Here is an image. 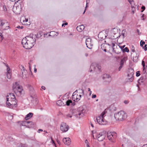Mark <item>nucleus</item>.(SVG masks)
<instances>
[{
  "label": "nucleus",
  "instance_id": "obj_59",
  "mask_svg": "<svg viewBox=\"0 0 147 147\" xmlns=\"http://www.w3.org/2000/svg\"><path fill=\"white\" fill-rule=\"evenodd\" d=\"M41 88H42V89H43L44 90H45V88L44 86H42L41 87Z\"/></svg>",
  "mask_w": 147,
  "mask_h": 147
},
{
  "label": "nucleus",
  "instance_id": "obj_23",
  "mask_svg": "<svg viewBox=\"0 0 147 147\" xmlns=\"http://www.w3.org/2000/svg\"><path fill=\"white\" fill-rule=\"evenodd\" d=\"M110 46V45L109 44H105L103 43L101 45V48L102 50H103L104 49H106V46L107 45Z\"/></svg>",
  "mask_w": 147,
  "mask_h": 147
},
{
  "label": "nucleus",
  "instance_id": "obj_44",
  "mask_svg": "<svg viewBox=\"0 0 147 147\" xmlns=\"http://www.w3.org/2000/svg\"><path fill=\"white\" fill-rule=\"evenodd\" d=\"M125 30H123L122 32V35L123 36V38L124 37Z\"/></svg>",
  "mask_w": 147,
  "mask_h": 147
},
{
  "label": "nucleus",
  "instance_id": "obj_5",
  "mask_svg": "<svg viewBox=\"0 0 147 147\" xmlns=\"http://www.w3.org/2000/svg\"><path fill=\"white\" fill-rule=\"evenodd\" d=\"M129 73L127 75L128 81L132 82L133 80V75L134 74V70L131 68L129 69Z\"/></svg>",
  "mask_w": 147,
  "mask_h": 147
},
{
  "label": "nucleus",
  "instance_id": "obj_40",
  "mask_svg": "<svg viewBox=\"0 0 147 147\" xmlns=\"http://www.w3.org/2000/svg\"><path fill=\"white\" fill-rule=\"evenodd\" d=\"M140 71H138L136 72V76L137 77L139 76L140 75Z\"/></svg>",
  "mask_w": 147,
  "mask_h": 147
},
{
  "label": "nucleus",
  "instance_id": "obj_10",
  "mask_svg": "<svg viewBox=\"0 0 147 147\" xmlns=\"http://www.w3.org/2000/svg\"><path fill=\"white\" fill-rule=\"evenodd\" d=\"M107 36V34L106 32H100L98 35V37L100 38V40L105 39Z\"/></svg>",
  "mask_w": 147,
  "mask_h": 147
},
{
  "label": "nucleus",
  "instance_id": "obj_62",
  "mask_svg": "<svg viewBox=\"0 0 147 147\" xmlns=\"http://www.w3.org/2000/svg\"><path fill=\"white\" fill-rule=\"evenodd\" d=\"M80 90L82 91V94H84V93L83 90L82 89H80Z\"/></svg>",
  "mask_w": 147,
  "mask_h": 147
},
{
  "label": "nucleus",
  "instance_id": "obj_20",
  "mask_svg": "<svg viewBox=\"0 0 147 147\" xmlns=\"http://www.w3.org/2000/svg\"><path fill=\"white\" fill-rule=\"evenodd\" d=\"M100 71V66L97 63V66L95 68V72L97 73H99Z\"/></svg>",
  "mask_w": 147,
  "mask_h": 147
},
{
  "label": "nucleus",
  "instance_id": "obj_53",
  "mask_svg": "<svg viewBox=\"0 0 147 147\" xmlns=\"http://www.w3.org/2000/svg\"><path fill=\"white\" fill-rule=\"evenodd\" d=\"M0 36L1 37V38H2V39H3V36L2 34V33H1L0 32Z\"/></svg>",
  "mask_w": 147,
  "mask_h": 147
},
{
  "label": "nucleus",
  "instance_id": "obj_38",
  "mask_svg": "<svg viewBox=\"0 0 147 147\" xmlns=\"http://www.w3.org/2000/svg\"><path fill=\"white\" fill-rule=\"evenodd\" d=\"M22 78L24 79H25L26 78H27V76L26 74H23L24 73L22 72Z\"/></svg>",
  "mask_w": 147,
  "mask_h": 147
},
{
  "label": "nucleus",
  "instance_id": "obj_24",
  "mask_svg": "<svg viewBox=\"0 0 147 147\" xmlns=\"http://www.w3.org/2000/svg\"><path fill=\"white\" fill-rule=\"evenodd\" d=\"M109 108L111 111H115L116 110V108L113 105H111L110 107Z\"/></svg>",
  "mask_w": 147,
  "mask_h": 147
},
{
  "label": "nucleus",
  "instance_id": "obj_17",
  "mask_svg": "<svg viewBox=\"0 0 147 147\" xmlns=\"http://www.w3.org/2000/svg\"><path fill=\"white\" fill-rule=\"evenodd\" d=\"M84 26L83 25H81L76 28L77 30L79 32H81L84 29Z\"/></svg>",
  "mask_w": 147,
  "mask_h": 147
},
{
  "label": "nucleus",
  "instance_id": "obj_31",
  "mask_svg": "<svg viewBox=\"0 0 147 147\" xmlns=\"http://www.w3.org/2000/svg\"><path fill=\"white\" fill-rule=\"evenodd\" d=\"M6 104L10 108L12 107V104L11 103H10L9 102L6 101Z\"/></svg>",
  "mask_w": 147,
  "mask_h": 147
},
{
  "label": "nucleus",
  "instance_id": "obj_18",
  "mask_svg": "<svg viewBox=\"0 0 147 147\" xmlns=\"http://www.w3.org/2000/svg\"><path fill=\"white\" fill-rule=\"evenodd\" d=\"M138 53H136V55L135 56H134L133 57V61L134 62H137L138 61V57L140 55V53L138 51Z\"/></svg>",
  "mask_w": 147,
  "mask_h": 147
},
{
  "label": "nucleus",
  "instance_id": "obj_49",
  "mask_svg": "<svg viewBox=\"0 0 147 147\" xmlns=\"http://www.w3.org/2000/svg\"><path fill=\"white\" fill-rule=\"evenodd\" d=\"M96 95H95V94H92V98H96Z\"/></svg>",
  "mask_w": 147,
  "mask_h": 147
},
{
  "label": "nucleus",
  "instance_id": "obj_41",
  "mask_svg": "<svg viewBox=\"0 0 147 147\" xmlns=\"http://www.w3.org/2000/svg\"><path fill=\"white\" fill-rule=\"evenodd\" d=\"M147 45H145L144 47L143 46L142 47L143 49H144L145 51H146L147 50Z\"/></svg>",
  "mask_w": 147,
  "mask_h": 147
},
{
  "label": "nucleus",
  "instance_id": "obj_26",
  "mask_svg": "<svg viewBox=\"0 0 147 147\" xmlns=\"http://www.w3.org/2000/svg\"><path fill=\"white\" fill-rule=\"evenodd\" d=\"M66 103V105L67 106H69L70 105V103H72V101L71 100H67L65 102Z\"/></svg>",
  "mask_w": 147,
  "mask_h": 147
},
{
  "label": "nucleus",
  "instance_id": "obj_54",
  "mask_svg": "<svg viewBox=\"0 0 147 147\" xmlns=\"http://www.w3.org/2000/svg\"><path fill=\"white\" fill-rule=\"evenodd\" d=\"M129 102L127 100H125L124 101V103L125 104H127V103H128Z\"/></svg>",
  "mask_w": 147,
  "mask_h": 147
},
{
  "label": "nucleus",
  "instance_id": "obj_3",
  "mask_svg": "<svg viewBox=\"0 0 147 147\" xmlns=\"http://www.w3.org/2000/svg\"><path fill=\"white\" fill-rule=\"evenodd\" d=\"M127 114L124 111H120L117 113L114 114V117L117 120L123 121L125 120L127 117Z\"/></svg>",
  "mask_w": 147,
  "mask_h": 147
},
{
  "label": "nucleus",
  "instance_id": "obj_8",
  "mask_svg": "<svg viewBox=\"0 0 147 147\" xmlns=\"http://www.w3.org/2000/svg\"><path fill=\"white\" fill-rule=\"evenodd\" d=\"M18 123H20V126H26L28 127H30V126H29L28 125V124L31 123V124H32L33 123V122L32 121H19L18 122ZM32 126H30V127H32Z\"/></svg>",
  "mask_w": 147,
  "mask_h": 147
},
{
  "label": "nucleus",
  "instance_id": "obj_58",
  "mask_svg": "<svg viewBox=\"0 0 147 147\" xmlns=\"http://www.w3.org/2000/svg\"><path fill=\"white\" fill-rule=\"evenodd\" d=\"M22 70H23L24 71H24L25 70V69L24 68V67L23 66H22Z\"/></svg>",
  "mask_w": 147,
  "mask_h": 147
},
{
  "label": "nucleus",
  "instance_id": "obj_63",
  "mask_svg": "<svg viewBox=\"0 0 147 147\" xmlns=\"http://www.w3.org/2000/svg\"><path fill=\"white\" fill-rule=\"evenodd\" d=\"M36 71H37L36 69V68H34V72H36Z\"/></svg>",
  "mask_w": 147,
  "mask_h": 147
},
{
  "label": "nucleus",
  "instance_id": "obj_30",
  "mask_svg": "<svg viewBox=\"0 0 147 147\" xmlns=\"http://www.w3.org/2000/svg\"><path fill=\"white\" fill-rule=\"evenodd\" d=\"M16 93H19L20 95H23L24 94V91L23 90H22L19 91L18 92H16Z\"/></svg>",
  "mask_w": 147,
  "mask_h": 147
},
{
  "label": "nucleus",
  "instance_id": "obj_19",
  "mask_svg": "<svg viewBox=\"0 0 147 147\" xmlns=\"http://www.w3.org/2000/svg\"><path fill=\"white\" fill-rule=\"evenodd\" d=\"M56 104L57 105L59 106H63L65 105V104L61 100H58L56 102Z\"/></svg>",
  "mask_w": 147,
  "mask_h": 147
},
{
  "label": "nucleus",
  "instance_id": "obj_61",
  "mask_svg": "<svg viewBox=\"0 0 147 147\" xmlns=\"http://www.w3.org/2000/svg\"><path fill=\"white\" fill-rule=\"evenodd\" d=\"M112 47H114V46H115V44L114 43H112Z\"/></svg>",
  "mask_w": 147,
  "mask_h": 147
},
{
  "label": "nucleus",
  "instance_id": "obj_35",
  "mask_svg": "<svg viewBox=\"0 0 147 147\" xmlns=\"http://www.w3.org/2000/svg\"><path fill=\"white\" fill-rule=\"evenodd\" d=\"M106 113V112L105 111L103 112L101 114V115L99 116H100L101 117H102V118H103V117H104V115Z\"/></svg>",
  "mask_w": 147,
  "mask_h": 147
},
{
  "label": "nucleus",
  "instance_id": "obj_13",
  "mask_svg": "<svg viewBox=\"0 0 147 147\" xmlns=\"http://www.w3.org/2000/svg\"><path fill=\"white\" fill-rule=\"evenodd\" d=\"M96 120L97 123L101 125H104V124L103 123L104 121V118H102L100 116H99L96 118Z\"/></svg>",
  "mask_w": 147,
  "mask_h": 147
},
{
  "label": "nucleus",
  "instance_id": "obj_7",
  "mask_svg": "<svg viewBox=\"0 0 147 147\" xmlns=\"http://www.w3.org/2000/svg\"><path fill=\"white\" fill-rule=\"evenodd\" d=\"M86 43L87 47L89 49H91V47L93 45L92 39L90 38H87L86 40Z\"/></svg>",
  "mask_w": 147,
  "mask_h": 147
},
{
  "label": "nucleus",
  "instance_id": "obj_6",
  "mask_svg": "<svg viewBox=\"0 0 147 147\" xmlns=\"http://www.w3.org/2000/svg\"><path fill=\"white\" fill-rule=\"evenodd\" d=\"M69 126L65 123H62L60 125V130L63 132H67L69 129Z\"/></svg>",
  "mask_w": 147,
  "mask_h": 147
},
{
  "label": "nucleus",
  "instance_id": "obj_43",
  "mask_svg": "<svg viewBox=\"0 0 147 147\" xmlns=\"http://www.w3.org/2000/svg\"><path fill=\"white\" fill-rule=\"evenodd\" d=\"M66 116L67 118L68 117L71 118L72 117V115H71L70 114H68L67 115H66Z\"/></svg>",
  "mask_w": 147,
  "mask_h": 147
},
{
  "label": "nucleus",
  "instance_id": "obj_52",
  "mask_svg": "<svg viewBox=\"0 0 147 147\" xmlns=\"http://www.w3.org/2000/svg\"><path fill=\"white\" fill-rule=\"evenodd\" d=\"M141 9L142 10H144L145 9V7L144 6H142L141 7Z\"/></svg>",
  "mask_w": 147,
  "mask_h": 147
},
{
  "label": "nucleus",
  "instance_id": "obj_16",
  "mask_svg": "<svg viewBox=\"0 0 147 147\" xmlns=\"http://www.w3.org/2000/svg\"><path fill=\"white\" fill-rule=\"evenodd\" d=\"M97 66V63H92L91 65L90 68V72H91L92 71H95V68L96 66Z\"/></svg>",
  "mask_w": 147,
  "mask_h": 147
},
{
  "label": "nucleus",
  "instance_id": "obj_55",
  "mask_svg": "<svg viewBox=\"0 0 147 147\" xmlns=\"http://www.w3.org/2000/svg\"><path fill=\"white\" fill-rule=\"evenodd\" d=\"M80 100V98H76V99L74 100V101L76 100V101H78Z\"/></svg>",
  "mask_w": 147,
  "mask_h": 147
},
{
  "label": "nucleus",
  "instance_id": "obj_12",
  "mask_svg": "<svg viewBox=\"0 0 147 147\" xmlns=\"http://www.w3.org/2000/svg\"><path fill=\"white\" fill-rule=\"evenodd\" d=\"M63 141L64 143L66 145H69L71 143V140L69 138H63Z\"/></svg>",
  "mask_w": 147,
  "mask_h": 147
},
{
  "label": "nucleus",
  "instance_id": "obj_15",
  "mask_svg": "<svg viewBox=\"0 0 147 147\" xmlns=\"http://www.w3.org/2000/svg\"><path fill=\"white\" fill-rule=\"evenodd\" d=\"M13 88L15 92H18L19 91L22 90H23L22 87L21 86H18L17 87L16 86L14 87V86H13Z\"/></svg>",
  "mask_w": 147,
  "mask_h": 147
},
{
  "label": "nucleus",
  "instance_id": "obj_64",
  "mask_svg": "<svg viewBox=\"0 0 147 147\" xmlns=\"http://www.w3.org/2000/svg\"><path fill=\"white\" fill-rule=\"evenodd\" d=\"M21 147H26L24 144H22L21 145Z\"/></svg>",
  "mask_w": 147,
  "mask_h": 147
},
{
  "label": "nucleus",
  "instance_id": "obj_45",
  "mask_svg": "<svg viewBox=\"0 0 147 147\" xmlns=\"http://www.w3.org/2000/svg\"><path fill=\"white\" fill-rule=\"evenodd\" d=\"M14 86V87L15 86L17 87L18 86H20L19 85V84L17 82H15V85H14L13 86Z\"/></svg>",
  "mask_w": 147,
  "mask_h": 147
},
{
  "label": "nucleus",
  "instance_id": "obj_33",
  "mask_svg": "<svg viewBox=\"0 0 147 147\" xmlns=\"http://www.w3.org/2000/svg\"><path fill=\"white\" fill-rule=\"evenodd\" d=\"M27 86L28 87V88L30 91H33L34 90L33 88L30 85L28 84L27 85Z\"/></svg>",
  "mask_w": 147,
  "mask_h": 147
},
{
  "label": "nucleus",
  "instance_id": "obj_27",
  "mask_svg": "<svg viewBox=\"0 0 147 147\" xmlns=\"http://www.w3.org/2000/svg\"><path fill=\"white\" fill-rule=\"evenodd\" d=\"M144 81V79L143 77H141L140 79L138 80V83H139L140 82H143Z\"/></svg>",
  "mask_w": 147,
  "mask_h": 147
},
{
  "label": "nucleus",
  "instance_id": "obj_34",
  "mask_svg": "<svg viewBox=\"0 0 147 147\" xmlns=\"http://www.w3.org/2000/svg\"><path fill=\"white\" fill-rule=\"evenodd\" d=\"M5 21L4 20H0V28H1V26H2V24L3 26V24H5V23H4V22Z\"/></svg>",
  "mask_w": 147,
  "mask_h": 147
},
{
  "label": "nucleus",
  "instance_id": "obj_32",
  "mask_svg": "<svg viewBox=\"0 0 147 147\" xmlns=\"http://www.w3.org/2000/svg\"><path fill=\"white\" fill-rule=\"evenodd\" d=\"M5 65H6V67H7V69H6L7 71V73H8V72H9V73L11 72V71L10 68L8 66V65L5 64Z\"/></svg>",
  "mask_w": 147,
  "mask_h": 147
},
{
  "label": "nucleus",
  "instance_id": "obj_9",
  "mask_svg": "<svg viewBox=\"0 0 147 147\" xmlns=\"http://www.w3.org/2000/svg\"><path fill=\"white\" fill-rule=\"evenodd\" d=\"M103 79L108 83H109L111 80V76L107 74H105L103 75Z\"/></svg>",
  "mask_w": 147,
  "mask_h": 147
},
{
  "label": "nucleus",
  "instance_id": "obj_42",
  "mask_svg": "<svg viewBox=\"0 0 147 147\" xmlns=\"http://www.w3.org/2000/svg\"><path fill=\"white\" fill-rule=\"evenodd\" d=\"M131 52H135V48L133 46H132L131 49Z\"/></svg>",
  "mask_w": 147,
  "mask_h": 147
},
{
  "label": "nucleus",
  "instance_id": "obj_48",
  "mask_svg": "<svg viewBox=\"0 0 147 147\" xmlns=\"http://www.w3.org/2000/svg\"><path fill=\"white\" fill-rule=\"evenodd\" d=\"M68 24V23L67 22H65L64 23H63L62 25V26H63L64 25H67Z\"/></svg>",
  "mask_w": 147,
  "mask_h": 147
},
{
  "label": "nucleus",
  "instance_id": "obj_47",
  "mask_svg": "<svg viewBox=\"0 0 147 147\" xmlns=\"http://www.w3.org/2000/svg\"><path fill=\"white\" fill-rule=\"evenodd\" d=\"M123 60H121L120 62V65L122 66H123Z\"/></svg>",
  "mask_w": 147,
  "mask_h": 147
},
{
  "label": "nucleus",
  "instance_id": "obj_1",
  "mask_svg": "<svg viewBox=\"0 0 147 147\" xmlns=\"http://www.w3.org/2000/svg\"><path fill=\"white\" fill-rule=\"evenodd\" d=\"M36 35L30 34L29 36L24 38L22 40V43L23 47L26 49H30L35 44Z\"/></svg>",
  "mask_w": 147,
  "mask_h": 147
},
{
  "label": "nucleus",
  "instance_id": "obj_39",
  "mask_svg": "<svg viewBox=\"0 0 147 147\" xmlns=\"http://www.w3.org/2000/svg\"><path fill=\"white\" fill-rule=\"evenodd\" d=\"M85 143L86 144L87 147H90L89 145V142L87 140H86L85 141Z\"/></svg>",
  "mask_w": 147,
  "mask_h": 147
},
{
  "label": "nucleus",
  "instance_id": "obj_4",
  "mask_svg": "<svg viewBox=\"0 0 147 147\" xmlns=\"http://www.w3.org/2000/svg\"><path fill=\"white\" fill-rule=\"evenodd\" d=\"M107 138L109 140L113 142V140L116 138L117 136L116 133L115 132H108L107 133Z\"/></svg>",
  "mask_w": 147,
  "mask_h": 147
},
{
  "label": "nucleus",
  "instance_id": "obj_14",
  "mask_svg": "<svg viewBox=\"0 0 147 147\" xmlns=\"http://www.w3.org/2000/svg\"><path fill=\"white\" fill-rule=\"evenodd\" d=\"M4 22L5 24H3V26L2 25L1 28L2 29L4 30L8 29L9 27V24L5 20Z\"/></svg>",
  "mask_w": 147,
  "mask_h": 147
},
{
  "label": "nucleus",
  "instance_id": "obj_25",
  "mask_svg": "<svg viewBox=\"0 0 147 147\" xmlns=\"http://www.w3.org/2000/svg\"><path fill=\"white\" fill-rule=\"evenodd\" d=\"M142 65L143 67V71H144V73H145L146 72V70H145V62L142 61Z\"/></svg>",
  "mask_w": 147,
  "mask_h": 147
},
{
  "label": "nucleus",
  "instance_id": "obj_51",
  "mask_svg": "<svg viewBox=\"0 0 147 147\" xmlns=\"http://www.w3.org/2000/svg\"><path fill=\"white\" fill-rule=\"evenodd\" d=\"M43 131V130L41 129H39L37 131V132L38 133H40V131Z\"/></svg>",
  "mask_w": 147,
  "mask_h": 147
},
{
  "label": "nucleus",
  "instance_id": "obj_46",
  "mask_svg": "<svg viewBox=\"0 0 147 147\" xmlns=\"http://www.w3.org/2000/svg\"><path fill=\"white\" fill-rule=\"evenodd\" d=\"M119 47L121 48V49L122 50V49H124V48L125 46V45H123L122 46H119Z\"/></svg>",
  "mask_w": 147,
  "mask_h": 147
},
{
  "label": "nucleus",
  "instance_id": "obj_22",
  "mask_svg": "<svg viewBox=\"0 0 147 147\" xmlns=\"http://www.w3.org/2000/svg\"><path fill=\"white\" fill-rule=\"evenodd\" d=\"M7 97H10L11 99H15V100H16L15 96L13 93H10L9 95L7 96Z\"/></svg>",
  "mask_w": 147,
  "mask_h": 147
},
{
  "label": "nucleus",
  "instance_id": "obj_36",
  "mask_svg": "<svg viewBox=\"0 0 147 147\" xmlns=\"http://www.w3.org/2000/svg\"><path fill=\"white\" fill-rule=\"evenodd\" d=\"M145 44V42L143 41L142 40H141L140 42V45L141 47H143V45Z\"/></svg>",
  "mask_w": 147,
  "mask_h": 147
},
{
  "label": "nucleus",
  "instance_id": "obj_57",
  "mask_svg": "<svg viewBox=\"0 0 147 147\" xmlns=\"http://www.w3.org/2000/svg\"><path fill=\"white\" fill-rule=\"evenodd\" d=\"M137 32H138V34L140 35V31H139V30L137 29Z\"/></svg>",
  "mask_w": 147,
  "mask_h": 147
},
{
  "label": "nucleus",
  "instance_id": "obj_28",
  "mask_svg": "<svg viewBox=\"0 0 147 147\" xmlns=\"http://www.w3.org/2000/svg\"><path fill=\"white\" fill-rule=\"evenodd\" d=\"M122 51L123 52H129V50L127 47H126L125 48H124L123 49H122Z\"/></svg>",
  "mask_w": 147,
  "mask_h": 147
},
{
  "label": "nucleus",
  "instance_id": "obj_29",
  "mask_svg": "<svg viewBox=\"0 0 147 147\" xmlns=\"http://www.w3.org/2000/svg\"><path fill=\"white\" fill-rule=\"evenodd\" d=\"M11 72H8L7 73V78L10 79L11 78Z\"/></svg>",
  "mask_w": 147,
  "mask_h": 147
},
{
  "label": "nucleus",
  "instance_id": "obj_11",
  "mask_svg": "<svg viewBox=\"0 0 147 147\" xmlns=\"http://www.w3.org/2000/svg\"><path fill=\"white\" fill-rule=\"evenodd\" d=\"M105 135L103 133H100L96 136L98 140L99 141H102L105 139Z\"/></svg>",
  "mask_w": 147,
  "mask_h": 147
},
{
  "label": "nucleus",
  "instance_id": "obj_2",
  "mask_svg": "<svg viewBox=\"0 0 147 147\" xmlns=\"http://www.w3.org/2000/svg\"><path fill=\"white\" fill-rule=\"evenodd\" d=\"M85 112V110L82 107H80L77 109L73 110L71 113L73 115L77 118L80 119L84 116Z\"/></svg>",
  "mask_w": 147,
  "mask_h": 147
},
{
  "label": "nucleus",
  "instance_id": "obj_50",
  "mask_svg": "<svg viewBox=\"0 0 147 147\" xmlns=\"http://www.w3.org/2000/svg\"><path fill=\"white\" fill-rule=\"evenodd\" d=\"M122 67H123L121 65H120V66L119 67V68H118V69H119V71H120L121 70V69Z\"/></svg>",
  "mask_w": 147,
  "mask_h": 147
},
{
  "label": "nucleus",
  "instance_id": "obj_37",
  "mask_svg": "<svg viewBox=\"0 0 147 147\" xmlns=\"http://www.w3.org/2000/svg\"><path fill=\"white\" fill-rule=\"evenodd\" d=\"M11 102L12 103V106H15L16 105H17V102L15 100H13L12 101H11Z\"/></svg>",
  "mask_w": 147,
  "mask_h": 147
},
{
  "label": "nucleus",
  "instance_id": "obj_21",
  "mask_svg": "<svg viewBox=\"0 0 147 147\" xmlns=\"http://www.w3.org/2000/svg\"><path fill=\"white\" fill-rule=\"evenodd\" d=\"M33 113H29L25 117L26 120H27L30 118L32 117Z\"/></svg>",
  "mask_w": 147,
  "mask_h": 147
},
{
  "label": "nucleus",
  "instance_id": "obj_56",
  "mask_svg": "<svg viewBox=\"0 0 147 147\" xmlns=\"http://www.w3.org/2000/svg\"><path fill=\"white\" fill-rule=\"evenodd\" d=\"M51 140H52V144H54V145H55V143L54 141L53 140V139L51 137Z\"/></svg>",
  "mask_w": 147,
  "mask_h": 147
},
{
  "label": "nucleus",
  "instance_id": "obj_60",
  "mask_svg": "<svg viewBox=\"0 0 147 147\" xmlns=\"http://www.w3.org/2000/svg\"><path fill=\"white\" fill-rule=\"evenodd\" d=\"M90 2V0H86V2L87 4H88Z\"/></svg>",
  "mask_w": 147,
  "mask_h": 147
}]
</instances>
